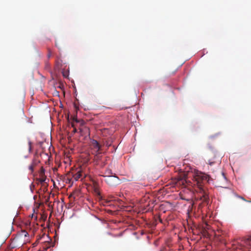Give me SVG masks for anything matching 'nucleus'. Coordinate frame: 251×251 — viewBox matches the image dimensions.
<instances>
[{"label": "nucleus", "instance_id": "obj_1", "mask_svg": "<svg viewBox=\"0 0 251 251\" xmlns=\"http://www.w3.org/2000/svg\"><path fill=\"white\" fill-rule=\"evenodd\" d=\"M209 176L201 172H197L193 176V180L196 182L200 190V199L204 202L207 203L209 201V197L204 191L202 183L203 181H209Z\"/></svg>", "mask_w": 251, "mask_h": 251}, {"label": "nucleus", "instance_id": "obj_2", "mask_svg": "<svg viewBox=\"0 0 251 251\" xmlns=\"http://www.w3.org/2000/svg\"><path fill=\"white\" fill-rule=\"evenodd\" d=\"M233 250L239 249L241 251H251V236L249 238H241L233 241Z\"/></svg>", "mask_w": 251, "mask_h": 251}, {"label": "nucleus", "instance_id": "obj_3", "mask_svg": "<svg viewBox=\"0 0 251 251\" xmlns=\"http://www.w3.org/2000/svg\"><path fill=\"white\" fill-rule=\"evenodd\" d=\"M86 176V175L85 173L82 172L80 170L77 171L75 174H74L73 173L69 172L67 175V178L68 180L69 181V183H71L72 181L71 177H73L74 179L77 181L79 178H81V179H83L82 176H83V178L85 177Z\"/></svg>", "mask_w": 251, "mask_h": 251}, {"label": "nucleus", "instance_id": "obj_4", "mask_svg": "<svg viewBox=\"0 0 251 251\" xmlns=\"http://www.w3.org/2000/svg\"><path fill=\"white\" fill-rule=\"evenodd\" d=\"M106 183L110 186H116L119 184V179L116 176H108L105 179Z\"/></svg>", "mask_w": 251, "mask_h": 251}, {"label": "nucleus", "instance_id": "obj_5", "mask_svg": "<svg viewBox=\"0 0 251 251\" xmlns=\"http://www.w3.org/2000/svg\"><path fill=\"white\" fill-rule=\"evenodd\" d=\"M186 182V176L184 175L183 176H179L176 178V184L177 186H185Z\"/></svg>", "mask_w": 251, "mask_h": 251}, {"label": "nucleus", "instance_id": "obj_6", "mask_svg": "<svg viewBox=\"0 0 251 251\" xmlns=\"http://www.w3.org/2000/svg\"><path fill=\"white\" fill-rule=\"evenodd\" d=\"M91 148L95 153H98L100 149V146L98 142L95 140H93L91 143Z\"/></svg>", "mask_w": 251, "mask_h": 251}, {"label": "nucleus", "instance_id": "obj_7", "mask_svg": "<svg viewBox=\"0 0 251 251\" xmlns=\"http://www.w3.org/2000/svg\"><path fill=\"white\" fill-rule=\"evenodd\" d=\"M104 157V156L102 155L100 153H96V154L94 156V158L95 164L97 165L99 164V162H100Z\"/></svg>", "mask_w": 251, "mask_h": 251}, {"label": "nucleus", "instance_id": "obj_8", "mask_svg": "<svg viewBox=\"0 0 251 251\" xmlns=\"http://www.w3.org/2000/svg\"><path fill=\"white\" fill-rule=\"evenodd\" d=\"M107 158H108L107 157L104 156L102 158L101 161L100 162H99V164L97 165V166H99L101 168H103L107 163L106 161H107Z\"/></svg>", "mask_w": 251, "mask_h": 251}, {"label": "nucleus", "instance_id": "obj_9", "mask_svg": "<svg viewBox=\"0 0 251 251\" xmlns=\"http://www.w3.org/2000/svg\"><path fill=\"white\" fill-rule=\"evenodd\" d=\"M112 172L111 170L108 169L105 171L104 174L101 175V176L105 177V178H106L107 177V176H112Z\"/></svg>", "mask_w": 251, "mask_h": 251}, {"label": "nucleus", "instance_id": "obj_10", "mask_svg": "<svg viewBox=\"0 0 251 251\" xmlns=\"http://www.w3.org/2000/svg\"><path fill=\"white\" fill-rule=\"evenodd\" d=\"M40 177L39 178V181L41 183H43L46 179V176L45 175L39 174Z\"/></svg>", "mask_w": 251, "mask_h": 251}, {"label": "nucleus", "instance_id": "obj_11", "mask_svg": "<svg viewBox=\"0 0 251 251\" xmlns=\"http://www.w3.org/2000/svg\"><path fill=\"white\" fill-rule=\"evenodd\" d=\"M61 61L59 59L56 60V65L58 68H59L61 66Z\"/></svg>", "mask_w": 251, "mask_h": 251}, {"label": "nucleus", "instance_id": "obj_12", "mask_svg": "<svg viewBox=\"0 0 251 251\" xmlns=\"http://www.w3.org/2000/svg\"><path fill=\"white\" fill-rule=\"evenodd\" d=\"M40 162V161L36 159H34L33 160V162L32 163V164L34 166H35L36 165H37Z\"/></svg>", "mask_w": 251, "mask_h": 251}, {"label": "nucleus", "instance_id": "obj_13", "mask_svg": "<svg viewBox=\"0 0 251 251\" xmlns=\"http://www.w3.org/2000/svg\"><path fill=\"white\" fill-rule=\"evenodd\" d=\"M34 166L32 164L29 166V169L31 171V172H33L34 170Z\"/></svg>", "mask_w": 251, "mask_h": 251}, {"label": "nucleus", "instance_id": "obj_14", "mask_svg": "<svg viewBox=\"0 0 251 251\" xmlns=\"http://www.w3.org/2000/svg\"><path fill=\"white\" fill-rule=\"evenodd\" d=\"M96 194L99 196V197L100 198L101 197L100 192L99 190L97 189H95V190Z\"/></svg>", "mask_w": 251, "mask_h": 251}, {"label": "nucleus", "instance_id": "obj_15", "mask_svg": "<svg viewBox=\"0 0 251 251\" xmlns=\"http://www.w3.org/2000/svg\"><path fill=\"white\" fill-rule=\"evenodd\" d=\"M39 174L45 175V170L44 169V168L43 167L41 168V171H40Z\"/></svg>", "mask_w": 251, "mask_h": 251}, {"label": "nucleus", "instance_id": "obj_16", "mask_svg": "<svg viewBox=\"0 0 251 251\" xmlns=\"http://www.w3.org/2000/svg\"><path fill=\"white\" fill-rule=\"evenodd\" d=\"M48 51H49V52H48V54L47 56H48V58H50V57L51 55V52L50 50H49V49L48 50Z\"/></svg>", "mask_w": 251, "mask_h": 251}, {"label": "nucleus", "instance_id": "obj_17", "mask_svg": "<svg viewBox=\"0 0 251 251\" xmlns=\"http://www.w3.org/2000/svg\"><path fill=\"white\" fill-rule=\"evenodd\" d=\"M28 145H29V150L30 151L31 150V142H28Z\"/></svg>", "mask_w": 251, "mask_h": 251}, {"label": "nucleus", "instance_id": "obj_18", "mask_svg": "<svg viewBox=\"0 0 251 251\" xmlns=\"http://www.w3.org/2000/svg\"><path fill=\"white\" fill-rule=\"evenodd\" d=\"M23 234L25 236H26L27 234H28L27 232H26L25 231H23Z\"/></svg>", "mask_w": 251, "mask_h": 251}, {"label": "nucleus", "instance_id": "obj_19", "mask_svg": "<svg viewBox=\"0 0 251 251\" xmlns=\"http://www.w3.org/2000/svg\"><path fill=\"white\" fill-rule=\"evenodd\" d=\"M73 120H74V121H75V122H78V121L77 120L76 118H75V117H74V118H73Z\"/></svg>", "mask_w": 251, "mask_h": 251}, {"label": "nucleus", "instance_id": "obj_20", "mask_svg": "<svg viewBox=\"0 0 251 251\" xmlns=\"http://www.w3.org/2000/svg\"><path fill=\"white\" fill-rule=\"evenodd\" d=\"M74 132H76V129L75 128V129H74Z\"/></svg>", "mask_w": 251, "mask_h": 251}, {"label": "nucleus", "instance_id": "obj_21", "mask_svg": "<svg viewBox=\"0 0 251 251\" xmlns=\"http://www.w3.org/2000/svg\"><path fill=\"white\" fill-rule=\"evenodd\" d=\"M213 163V162H210V163H209V164H210V165H211Z\"/></svg>", "mask_w": 251, "mask_h": 251}, {"label": "nucleus", "instance_id": "obj_22", "mask_svg": "<svg viewBox=\"0 0 251 251\" xmlns=\"http://www.w3.org/2000/svg\"><path fill=\"white\" fill-rule=\"evenodd\" d=\"M55 46H56V47H57V44H56V43H55Z\"/></svg>", "mask_w": 251, "mask_h": 251}]
</instances>
